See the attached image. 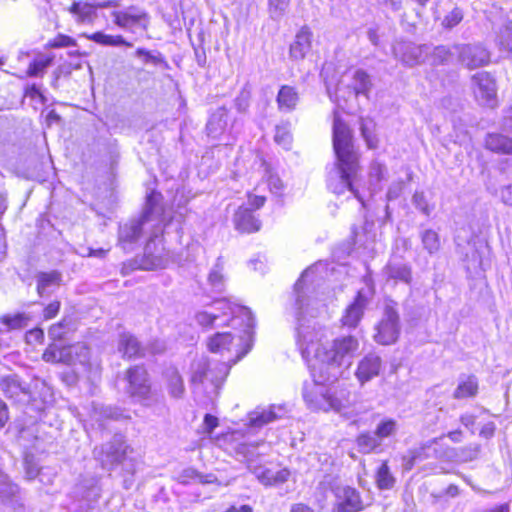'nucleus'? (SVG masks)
Listing matches in <instances>:
<instances>
[{
  "instance_id": "obj_59",
  "label": "nucleus",
  "mask_w": 512,
  "mask_h": 512,
  "mask_svg": "<svg viewBox=\"0 0 512 512\" xmlns=\"http://www.w3.org/2000/svg\"><path fill=\"white\" fill-rule=\"evenodd\" d=\"M445 436L448 437L452 442L459 443L462 441L464 433L461 429H455L449 431Z\"/></svg>"
},
{
  "instance_id": "obj_3",
  "label": "nucleus",
  "mask_w": 512,
  "mask_h": 512,
  "mask_svg": "<svg viewBox=\"0 0 512 512\" xmlns=\"http://www.w3.org/2000/svg\"><path fill=\"white\" fill-rule=\"evenodd\" d=\"M62 340H50L44 349L41 358L44 362L57 365L71 366L76 362L81 364L89 360V347L84 343H72L60 345Z\"/></svg>"
},
{
  "instance_id": "obj_64",
  "label": "nucleus",
  "mask_w": 512,
  "mask_h": 512,
  "mask_svg": "<svg viewBox=\"0 0 512 512\" xmlns=\"http://www.w3.org/2000/svg\"><path fill=\"white\" fill-rule=\"evenodd\" d=\"M413 1L416 2L420 6H425L431 0H413Z\"/></svg>"
},
{
  "instance_id": "obj_42",
  "label": "nucleus",
  "mask_w": 512,
  "mask_h": 512,
  "mask_svg": "<svg viewBox=\"0 0 512 512\" xmlns=\"http://www.w3.org/2000/svg\"><path fill=\"white\" fill-rule=\"evenodd\" d=\"M68 326V322L66 319H61L60 321L52 324L48 329V334L50 340H64L65 339V331L64 329Z\"/></svg>"
},
{
  "instance_id": "obj_17",
  "label": "nucleus",
  "mask_w": 512,
  "mask_h": 512,
  "mask_svg": "<svg viewBox=\"0 0 512 512\" xmlns=\"http://www.w3.org/2000/svg\"><path fill=\"white\" fill-rule=\"evenodd\" d=\"M118 350L126 360L141 358L144 355L137 337L128 332L119 335Z\"/></svg>"
},
{
  "instance_id": "obj_34",
  "label": "nucleus",
  "mask_w": 512,
  "mask_h": 512,
  "mask_svg": "<svg viewBox=\"0 0 512 512\" xmlns=\"http://www.w3.org/2000/svg\"><path fill=\"white\" fill-rule=\"evenodd\" d=\"M397 421L393 418L382 419L375 428L377 439H384L393 436L397 431Z\"/></svg>"
},
{
  "instance_id": "obj_12",
  "label": "nucleus",
  "mask_w": 512,
  "mask_h": 512,
  "mask_svg": "<svg viewBox=\"0 0 512 512\" xmlns=\"http://www.w3.org/2000/svg\"><path fill=\"white\" fill-rule=\"evenodd\" d=\"M129 452H131V448L124 440H113L106 450L101 451L102 463L109 468H114L127 459Z\"/></svg>"
},
{
  "instance_id": "obj_36",
  "label": "nucleus",
  "mask_w": 512,
  "mask_h": 512,
  "mask_svg": "<svg viewBox=\"0 0 512 512\" xmlns=\"http://www.w3.org/2000/svg\"><path fill=\"white\" fill-rule=\"evenodd\" d=\"M167 387L173 397L179 398L182 396L184 393V382L178 372L175 371L167 376Z\"/></svg>"
},
{
  "instance_id": "obj_51",
  "label": "nucleus",
  "mask_w": 512,
  "mask_h": 512,
  "mask_svg": "<svg viewBox=\"0 0 512 512\" xmlns=\"http://www.w3.org/2000/svg\"><path fill=\"white\" fill-rule=\"evenodd\" d=\"M367 304L368 297H366L361 290L356 292L353 301L350 303V305L355 306L363 311L365 310Z\"/></svg>"
},
{
  "instance_id": "obj_53",
  "label": "nucleus",
  "mask_w": 512,
  "mask_h": 512,
  "mask_svg": "<svg viewBox=\"0 0 512 512\" xmlns=\"http://www.w3.org/2000/svg\"><path fill=\"white\" fill-rule=\"evenodd\" d=\"M10 414L7 404L0 398V430L9 422Z\"/></svg>"
},
{
  "instance_id": "obj_56",
  "label": "nucleus",
  "mask_w": 512,
  "mask_h": 512,
  "mask_svg": "<svg viewBox=\"0 0 512 512\" xmlns=\"http://www.w3.org/2000/svg\"><path fill=\"white\" fill-rule=\"evenodd\" d=\"M501 201L507 205L512 207V185H506L501 189Z\"/></svg>"
},
{
  "instance_id": "obj_20",
  "label": "nucleus",
  "mask_w": 512,
  "mask_h": 512,
  "mask_svg": "<svg viewBox=\"0 0 512 512\" xmlns=\"http://www.w3.org/2000/svg\"><path fill=\"white\" fill-rule=\"evenodd\" d=\"M219 305L221 313H211L208 311H199L195 314V320L199 326L205 329H209L214 325L216 319L225 315L233 314L232 305L226 300H219L216 302Z\"/></svg>"
},
{
  "instance_id": "obj_31",
  "label": "nucleus",
  "mask_w": 512,
  "mask_h": 512,
  "mask_svg": "<svg viewBox=\"0 0 512 512\" xmlns=\"http://www.w3.org/2000/svg\"><path fill=\"white\" fill-rule=\"evenodd\" d=\"M363 315H364L363 310L349 304L345 308L343 315L340 319L342 327H346V328H350V329L356 328L359 325V323L361 322Z\"/></svg>"
},
{
  "instance_id": "obj_2",
  "label": "nucleus",
  "mask_w": 512,
  "mask_h": 512,
  "mask_svg": "<svg viewBox=\"0 0 512 512\" xmlns=\"http://www.w3.org/2000/svg\"><path fill=\"white\" fill-rule=\"evenodd\" d=\"M358 349L357 338L347 335L334 339L329 346L320 341H310L303 348L302 356L312 369L324 365L339 367L345 358L353 356Z\"/></svg>"
},
{
  "instance_id": "obj_55",
  "label": "nucleus",
  "mask_w": 512,
  "mask_h": 512,
  "mask_svg": "<svg viewBox=\"0 0 512 512\" xmlns=\"http://www.w3.org/2000/svg\"><path fill=\"white\" fill-rule=\"evenodd\" d=\"M479 451H480L479 445L461 449V454L463 455V460L464 461L474 460L477 457Z\"/></svg>"
},
{
  "instance_id": "obj_21",
  "label": "nucleus",
  "mask_w": 512,
  "mask_h": 512,
  "mask_svg": "<svg viewBox=\"0 0 512 512\" xmlns=\"http://www.w3.org/2000/svg\"><path fill=\"white\" fill-rule=\"evenodd\" d=\"M0 388L8 399L17 400L22 395L28 394V389L24 387L16 375H7L0 379Z\"/></svg>"
},
{
  "instance_id": "obj_13",
  "label": "nucleus",
  "mask_w": 512,
  "mask_h": 512,
  "mask_svg": "<svg viewBox=\"0 0 512 512\" xmlns=\"http://www.w3.org/2000/svg\"><path fill=\"white\" fill-rule=\"evenodd\" d=\"M313 32L310 27L302 26L295 35L289 48L290 57L294 60H303L312 47Z\"/></svg>"
},
{
  "instance_id": "obj_40",
  "label": "nucleus",
  "mask_w": 512,
  "mask_h": 512,
  "mask_svg": "<svg viewBox=\"0 0 512 512\" xmlns=\"http://www.w3.org/2000/svg\"><path fill=\"white\" fill-rule=\"evenodd\" d=\"M389 277L394 280H400L405 283L411 281V268L409 266H391L388 268Z\"/></svg>"
},
{
  "instance_id": "obj_23",
  "label": "nucleus",
  "mask_w": 512,
  "mask_h": 512,
  "mask_svg": "<svg viewBox=\"0 0 512 512\" xmlns=\"http://www.w3.org/2000/svg\"><path fill=\"white\" fill-rule=\"evenodd\" d=\"M352 79L353 83L349 86V89L353 92V94L356 97L363 95L369 99L373 83L368 72L363 69H357L354 72Z\"/></svg>"
},
{
  "instance_id": "obj_41",
  "label": "nucleus",
  "mask_w": 512,
  "mask_h": 512,
  "mask_svg": "<svg viewBox=\"0 0 512 512\" xmlns=\"http://www.w3.org/2000/svg\"><path fill=\"white\" fill-rule=\"evenodd\" d=\"M44 339V330L40 327H34L25 333V342L31 346L43 344Z\"/></svg>"
},
{
  "instance_id": "obj_26",
  "label": "nucleus",
  "mask_w": 512,
  "mask_h": 512,
  "mask_svg": "<svg viewBox=\"0 0 512 512\" xmlns=\"http://www.w3.org/2000/svg\"><path fill=\"white\" fill-rule=\"evenodd\" d=\"M376 123L372 118H359L360 134L368 149L374 150L379 146V138L375 132Z\"/></svg>"
},
{
  "instance_id": "obj_25",
  "label": "nucleus",
  "mask_w": 512,
  "mask_h": 512,
  "mask_svg": "<svg viewBox=\"0 0 512 512\" xmlns=\"http://www.w3.org/2000/svg\"><path fill=\"white\" fill-rule=\"evenodd\" d=\"M466 67L474 70L483 66H487L490 62L489 52L481 47L469 48L463 57Z\"/></svg>"
},
{
  "instance_id": "obj_1",
  "label": "nucleus",
  "mask_w": 512,
  "mask_h": 512,
  "mask_svg": "<svg viewBox=\"0 0 512 512\" xmlns=\"http://www.w3.org/2000/svg\"><path fill=\"white\" fill-rule=\"evenodd\" d=\"M331 142L336 174L329 177L327 181L329 191L337 196L350 191L364 205L363 197L355 187L361 168L360 153L355 144L353 129L337 110L333 111Z\"/></svg>"
},
{
  "instance_id": "obj_33",
  "label": "nucleus",
  "mask_w": 512,
  "mask_h": 512,
  "mask_svg": "<svg viewBox=\"0 0 512 512\" xmlns=\"http://www.w3.org/2000/svg\"><path fill=\"white\" fill-rule=\"evenodd\" d=\"M31 320V317L23 312H19L13 315H3L0 318L2 324L7 326L11 330L22 329L27 326L28 322Z\"/></svg>"
},
{
  "instance_id": "obj_37",
  "label": "nucleus",
  "mask_w": 512,
  "mask_h": 512,
  "mask_svg": "<svg viewBox=\"0 0 512 512\" xmlns=\"http://www.w3.org/2000/svg\"><path fill=\"white\" fill-rule=\"evenodd\" d=\"M464 14L461 8L454 7L448 14H446L441 22L445 29H452L459 25L463 20Z\"/></svg>"
},
{
  "instance_id": "obj_43",
  "label": "nucleus",
  "mask_w": 512,
  "mask_h": 512,
  "mask_svg": "<svg viewBox=\"0 0 512 512\" xmlns=\"http://www.w3.org/2000/svg\"><path fill=\"white\" fill-rule=\"evenodd\" d=\"M23 96L30 100L37 101L40 104H44L46 102L45 95L35 84L27 85L24 88Z\"/></svg>"
},
{
  "instance_id": "obj_45",
  "label": "nucleus",
  "mask_w": 512,
  "mask_h": 512,
  "mask_svg": "<svg viewBox=\"0 0 512 512\" xmlns=\"http://www.w3.org/2000/svg\"><path fill=\"white\" fill-rule=\"evenodd\" d=\"M246 197L248 199V203L250 205V209L254 212V210L261 209L266 203V197L263 195H256L252 192H247Z\"/></svg>"
},
{
  "instance_id": "obj_32",
  "label": "nucleus",
  "mask_w": 512,
  "mask_h": 512,
  "mask_svg": "<svg viewBox=\"0 0 512 512\" xmlns=\"http://www.w3.org/2000/svg\"><path fill=\"white\" fill-rule=\"evenodd\" d=\"M163 196L161 192L157 190H152L146 196V208L142 215V220L135 226V231L140 233L142 230V223L145 220H148L151 214L154 212L156 206L162 200Z\"/></svg>"
},
{
  "instance_id": "obj_5",
  "label": "nucleus",
  "mask_w": 512,
  "mask_h": 512,
  "mask_svg": "<svg viewBox=\"0 0 512 512\" xmlns=\"http://www.w3.org/2000/svg\"><path fill=\"white\" fill-rule=\"evenodd\" d=\"M126 391L132 398L148 399L151 395L148 370L143 364L129 366L125 371Z\"/></svg>"
},
{
  "instance_id": "obj_58",
  "label": "nucleus",
  "mask_w": 512,
  "mask_h": 512,
  "mask_svg": "<svg viewBox=\"0 0 512 512\" xmlns=\"http://www.w3.org/2000/svg\"><path fill=\"white\" fill-rule=\"evenodd\" d=\"M289 137H290L289 132L287 131V129L284 126L276 127V131H275V135H274L275 142L283 143Z\"/></svg>"
},
{
  "instance_id": "obj_14",
  "label": "nucleus",
  "mask_w": 512,
  "mask_h": 512,
  "mask_svg": "<svg viewBox=\"0 0 512 512\" xmlns=\"http://www.w3.org/2000/svg\"><path fill=\"white\" fill-rule=\"evenodd\" d=\"M480 391V382L476 375H462L453 391V398L457 401L474 399Z\"/></svg>"
},
{
  "instance_id": "obj_30",
  "label": "nucleus",
  "mask_w": 512,
  "mask_h": 512,
  "mask_svg": "<svg viewBox=\"0 0 512 512\" xmlns=\"http://www.w3.org/2000/svg\"><path fill=\"white\" fill-rule=\"evenodd\" d=\"M61 273L59 271L53 270L50 272H41L37 276V293L39 296H42L45 293V290L52 285H60L61 283Z\"/></svg>"
},
{
  "instance_id": "obj_28",
  "label": "nucleus",
  "mask_w": 512,
  "mask_h": 512,
  "mask_svg": "<svg viewBox=\"0 0 512 512\" xmlns=\"http://www.w3.org/2000/svg\"><path fill=\"white\" fill-rule=\"evenodd\" d=\"M427 447L428 445L424 444L420 447L409 449L406 454L402 455L401 463L403 470L406 472L411 471L417 463L428 459Z\"/></svg>"
},
{
  "instance_id": "obj_46",
  "label": "nucleus",
  "mask_w": 512,
  "mask_h": 512,
  "mask_svg": "<svg viewBox=\"0 0 512 512\" xmlns=\"http://www.w3.org/2000/svg\"><path fill=\"white\" fill-rule=\"evenodd\" d=\"M275 416L271 412H263L250 419V424L255 427H261L273 421Z\"/></svg>"
},
{
  "instance_id": "obj_61",
  "label": "nucleus",
  "mask_w": 512,
  "mask_h": 512,
  "mask_svg": "<svg viewBox=\"0 0 512 512\" xmlns=\"http://www.w3.org/2000/svg\"><path fill=\"white\" fill-rule=\"evenodd\" d=\"M368 38L373 45H375V46L379 45L380 39H379V34L376 29H370L368 31Z\"/></svg>"
},
{
  "instance_id": "obj_38",
  "label": "nucleus",
  "mask_w": 512,
  "mask_h": 512,
  "mask_svg": "<svg viewBox=\"0 0 512 512\" xmlns=\"http://www.w3.org/2000/svg\"><path fill=\"white\" fill-rule=\"evenodd\" d=\"M431 56L435 65H444L451 60L453 53L448 46L439 45L434 48Z\"/></svg>"
},
{
  "instance_id": "obj_44",
  "label": "nucleus",
  "mask_w": 512,
  "mask_h": 512,
  "mask_svg": "<svg viewBox=\"0 0 512 512\" xmlns=\"http://www.w3.org/2000/svg\"><path fill=\"white\" fill-rule=\"evenodd\" d=\"M61 309L60 300H53L44 306L42 310V318L45 321L52 320L59 314Z\"/></svg>"
},
{
  "instance_id": "obj_57",
  "label": "nucleus",
  "mask_w": 512,
  "mask_h": 512,
  "mask_svg": "<svg viewBox=\"0 0 512 512\" xmlns=\"http://www.w3.org/2000/svg\"><path fill=\"white\" fill-rule=\"evenodd\" d=\"M289 512H316L315 509L304 502L293 503L290 506Z\"/></svg>"
},
{
  "instance_id": "obj_19",
  "label": "nucleus",
  "mask_w": 512,
  "mask_h": 512,
  "mask_svg": "<svg viewBox=\"0 0 512 512\" xmlns=\"http://www.w3.org/2000/svg\"><path fill=\"white\" fill-rule=\"evenodd\" d=\"M276 103L279 111L295 110L299 103V93L296 87L287 84L281 85L276 96Z\"/></svg>"
},
{
  "instance_id": "obj_62",
  "label": "nucleus",
  "mask_w": 512,
  "mask_h": 512,
  "mask_svg": "<svg viewBox=\"0 0 512 512\" xmlns=\"http://www.w3.org/2000/svg\"><path fill=\"white\" fill-rule=\"evenodd\" d=\"M106 254V251L104 249H98V250H92L90 251V256H97V257H104Z\"/></svg>"
},
{
  "instance_id": "obj_50",
  "label": "nucleus",
  "mask_w": 512,
  "mask_h": 512,
  "mask_svg": "<svg viewBox=\"0 0 512 512\" xmlns=\"http://www.w3.org/2000/svg\"><path fill=\"white\" fill-rule=\"evenodd\" d=\"M135 54L139 57H143L145 62H152L154 64L163 62V60L160 57L152 55L149 50H146L144 48H137Z\"/></svg>"
},
{
  "instance_id": "obj_48",
  "label": "nucleus",
  "mask_w": 512,
  "mask_h": 512,
  "mask_svg": "<svg viewBox=\"0 0 512 512\" xmlns=\"http://www.w3.org/2000/svg\"><path fill=\"white\" fill-rule=\"evenodd\" d=\"M289 3L290 0H268V9L272 13L282 14Z\"/></svg>"
},
{
  "instance_id": "obj_10",
  "label": "nucleus",
  "mask_w": 512,
  "mask_h": 512,
  "mask_svg": "<svg viewBox=\"0 0 512 512\" xmlns=\"http://www.w3.org/2000/svg\"><path fill=\"white\" fill-rule=\"evenodd\" d=\"M233 223L235 229L241 234H253L261 230L262 224L252 209L239 206L234 213Z\"/></svg>"
},
{
  "instance_id": "obj_4",
  "label": "nucleus",
  "mask_w": 512,
  "mask_h": 512,
  "mask_svg": "<svg viewBox=\"0 0 512 512\" xmlns=\"http://www.w3.org/2000/svg\"><path fill=\"white\" fill-rule=\"evenodd\" d=\"M374 340L380 345L394 344L400 335V318L395 307L391 302L384 308V316L375 327Z\"/></svg>"
},
{
  "instance_id": "obj_6",
  "label": "nucleus",
  "mask_w": 512,
  "mask_h": 512,
  "mask_svg": "<svg viewBox=\"0 0 512 512\" xmlns=\"http://www.w3.org/2000/svg\"><path fill=\"white\" fill-rule=\"evenodd\" d=\"M334 496L332 512H361L365 508L361 493L354 487H338Z\"/></svg>"
},
{
  "instance_id": "obj_54",
  "label": "nucleus",
  "mask_w": 512,
  "mask_h": 512,
  "mask_svg": "<svg viewBox=\"0 0 512 512\" xmlns=\"http://www.w3.org/2000/svg\"><path fill=\"white\" fill-rule=\"evenodd\" d=\"M25 473L28 480H34L41 473V468L32 462L25 464Z\"/></svg>"
},
{
  "instance_id": "obj_27",
  "label": "nucleus",
  "mask_w": 512,
  "mask_h": 512,
  "mask_svg": "<svg viewBox=\"0 0 512 512\" xmlns=\"http://www.w3.org/2000/svg\"><path fill=\"white\" fill-rule=\"evenodd\" d=\"M375 483L379 490H391L396 479L390 471L388 460H383L375 471Z\"/></svg>"
},
{
  "instance_id": "obj_9",
  "label": "nucleus",
  "mask_w": 512,
  "mask_h": 512,
  "mask_svg": "<svg viewBox=\"0 0 512 512\" xmlns=\"http://www.w3.org/2000/svg\"><path fill=\"white\" fill-rule=\"evenodd\" d=\"M472 79L476 83V98L485 105H491L496 102L497 87L493 76L488 72H479L473 75Z\"/></svg>"
},
{
  "instance_id": "obj_39",
  "label": "nucleus",
  "mask_w": 512,
  "mask_h": 512,
  "mask_svg": "<svg viewBox=\"0 0 512 512\" xmlns=\"http://www.w3.org/2000/svg\"><path fill=\"white\" fill-rule=\"evenodd\" d=\"M422 242L429 253H434L440 248L439 235L433 230H426L423 233Z\"/></svg>"
},
{
  "instance_id": "obj_16",
  "label": "nucleus",
  "mask_w": 512,
  "mask_h": 512,
  "mask_svg": "<svg viewBox=\"0 0 512 512\" xmlns=\"http://www.w3.org/2000/svg\"><path fill=\"white\" fill-rule=\"evenodd\" d=\"M484 148L498 155H512V137L499 133H488L484 138Z\"/></svg>"
},
{
  "instance_id": "obj_7",
  "label": "nucleus",
  "mask_w": 512,
  "mask_h": 512,
  "mask_svg": "<svg viewBox=\"0 0 512 512\" xmlns=\"http://www.w3.org/2000/svg\"><path fill=\"white\" fill-rule=\"evenodd\" d=\"M303 397L307 405L316 411H338L342 407V403L337 397L328 391H324V389L319 386L306 389Z\"/></svg>"
},
{
  "instance_id": "obj_29",
  "label": "nucleus",
  "mask_w": 512,
  "mask_h": 512,
  "mask_svg": "<svg viewBox=\"0 0 512 512\" xmlns=\"http://www.w3.org/2000/svg\"><path fill=\"white\" fill-rule=\"evenodd\" d=\"M355 445L361 454H371L377 452L381 446L376 436L371 435L368 431L359 433L355 438Z\"/></svg>"
},
{
  "instance_id": "obj_11",
  "label": "nucleus",
  "mask_w": 512,
  "mask_h": 512,
  "mask_svg": "<svg viewBox=\"0 0 512 512\" xmlns=\"http://www.w3.org/2000/svg\"><path fill=\"white\" fill-rule=\"evenodd\" d=\"M382 369V359L376 354L365 355L357 364L355 376L361 385L379 376Z\"/></svg>"
},
{
  "instance_id": "obj_24",
  "label": "nucleus",
  "mask_w": 512,
  "mask_h": 512,
  "mask_svg": "<svg viewBox=\"0 0 512 512\" xmlns=\"http://www.w3.org/2000/svg\"><path fill=\"white\" fill-rule=\"evenodd\" d=\"M85 38L91 40L102 46H112V47H126L131 48L133 46L132 42L125 39L122 35H109L105 34L101 31H96L92 34H83Z\"/></svg>"
},
{
  "instance_id": "obj_47",
  "label": "nucleus",
  "mask_w": 512,
  "mask_h": 512,
  "mask_svg": "<svg viewBox=\"0 0 512 512\" xmlns=\"http://www.w3.org/2000/svg\"><path fill=\"white\" fill-rule=\"evenodd\" d=\"M204 432L210 435L219 426V420L212 414H205L203 419Z\"/></svg>"
},
{
  "instance_id": "obj_60",
  "label": "nucleus",
  "mask_w": 512,
  "mask_h": 512,
  "mask_svg": "<svg viewBox=\"0 0 512 512\" xmlns=\"http://www.w3.org/2000/svg\"><path fill=\"white\" fill-rule=\"evenodd\" d=\"M460 422L465 427H472L476 423V416L474 414H463L460 416Z\"/></svg>"
},
{
  "instance_id": "obj_35",
  "label": "nucleus",
  "mask_w": 512,
  "mask_h": 512,
  "mask_svg": "<svg viewBox=\"0 0 512 512\" xmlns=\"http://www.w3.org/2000/svg\"><path fill=\"white\" fill-rule=\"evenodd\" d=\"M75 46H77V40L63 33H58L45 44L46 49H60Z\"/></svg>"
},
{
  "instance_id": "obj_63",
  "label": "nucleus",
  "mask_w": 512,
  "mask_h": 512,
  "mask_svg": "<svg viewBox=\"0 0 512 512\" xmlns=\"http://www.w3.org/2000/svg\"><path fill=\"white\" fill-rule=\"evenodd\" d=\"M48 118H49V119H52V120H55V121L60 120L59 115H58L54 110H52V111H50V112H49V114H48Z\"/></svg>"
},
{
  "instance_id": "obj_49",
  "label": "nucleus",
  "mask_w": 512,
  "mask_h": 512,
  "mask_svg": "<svg viewBox=\"0 0 512 512\" xmlns=\"http://www.w3.org/2000/svg\"><path fill=\"white\" fill-rule=\"evenodd\" d=\"M267 184L269 191L276 195H280L284 188V184L278 176H270L267 179Z\"/></svg>"
},
{
  "instance_id": "obj_52",
  "label": "nucleus",
  "mask_w": 512,
  "mask_h": 512,
  "mask_svg": "<svg viewBox=\"0 0 512 512\" xmlns=\"http://www.w3.org/2000/svg\"><path fill=\"white\" fill-rule=\"evenodd\" d=\"M496 425L494 422H488L484 424L479 430L480 437L484 439H490L495 435Z\"/></svg>"
},
{
  "instance_id": "obj_15",
  "label": "nucleus",
  "mask_w": 512,
  "mask_h": 512,
  "mask_svg": "<svg viewBox=\"0 0 512 512\" xmlns=\"http://www.w3.org/2000/svg\"><path fill=\"white\" fill-rule=\"evenodd\" d=\"M111 16L113 23L124 30L138 24L141 25L144 30L148 27L149 16L146 12L131 13L129 10H114Z\"/></svg>"
},
{
  "instance_id": "obj_8",
  "label": "nucleus",
  "mask_w": 512,
  "mask_h": 512,
  "mask_svg": "<svg viewBox=\"0 0 512 512\" xmlns=\"http://www.w3.org/2000/svg\"><path fill=\"white\" fill-rule=\"evenodd\" d=\"M234 340L235 339L231 333L218 332L208 338L207 348L211 353H233V361L236 362L247 353V350L242 349L241 345L235 344Z\"/></svg>"
},
{
  "instance_id": "obj_18",
  "label": "nucleus",
  "mask_w": 512,
  "mask_h": 512,
  "mask_svg": "<svg viewBox=\"0 0 512 512\" xmlns=\"http://www.w3.org/2000/svg\"><path fill=\"white\" fill-rule=\"evenodd\" d=\"M68 11L79 24H92L97 17V5L87 1H74Z\"/></svg>"
},
{
  "instance_id": "obj_22",
  "label": "nucleus",
  "mask_w": 512,
  "mask_h": 512,
  "mask_svg": "<svg viewBox=\"0 0 512 512\" xmlns=\"http://www.w3.org/2000/svg\"><path fill=\"white\" fill-rule=\"evenodd\" d=\"M54 55L38 53L28 64L25 71V76L29 78L40 77L42 78L48 67L52 65Z\"/></svg>"
}]
</instances>
